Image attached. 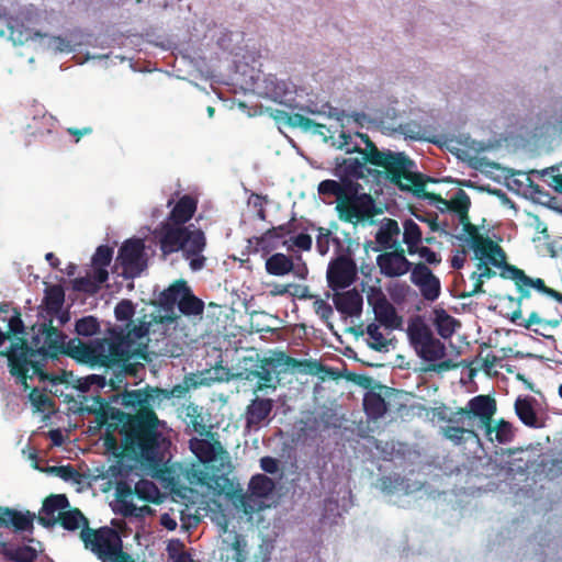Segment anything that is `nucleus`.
<instances>
[{
  "instance_id": "nucleus-51",
  "label": "nucleus",
  "mask_w": 562,
  "mask_h": 562,
  "mask_svg": "<svg viewBox=\"0 0 562 562\" xmlns=\"http://www.w3.org/2000/svg\"><path fill=\"white\" fill-rule=\"evenodd\" d=\"M411 271V281L416 286L425 282L426 280L430 279L431 276H435L432 271L424 263L418 262L413 265Z\"/></svg>"
},
{
  "instance_id": "nucleus-55",
  "label": "nucleus",
  "mask_w": 562,
  "mask_h": 562,
  "mask_svg": "<svg viewBox=\"0 0 562 562\" xmlns=\"http://www.w3.org/2000/svg\"><path fill=\"white\" fill-rule=\"evenodd\" d=\"M188 389L183 385H175L171 390H165L155 387L154 393L156 394V398L158 401V406L160 403L165 400H168L172 396L175 397H182L187 393Z\"/></svg>"
},
{
  "instance_id": "nucleus-41",
  "label": "nucleus",
  "mask_w": 562,
  "mask_h": 562,
  "mask_svg": "<svg viewBox=\"0 0 562 562\" xmlns=\"http://www.w3.org/2000/svg\"><path fill=\"white\" fill-rule=\"evenodd\" d=\"M442 435L454 445H461L469 438L479 439L477 434L473 429L451 425L442 427Z\"/></svg>"
},
{
  "instance_id": "nucleus-61",
  "label": "nucleus",
  "mask_w": 562,
  "mask_h": 562,
  "mask_svg": "<svg viewBox=\"0 0 562 562\" xmlns=\"http://www.w3.org/2000/svg\"><path fill=\"white\" fill-rule=\"evenodd\" d=\"M315 313L324 321H328L333 316V307L324 300L318 299L314 302Z\"/></svg>"
},
{
  "instance_id": "nucleus-32",
  "label": "nucleus",
  "mask_w": 562,
  "mask_h": 562,
  "mask_svg": "<svg viewBox=\"0 0 562 562\" xmlns=\"http://www.w3.org/2000/svg\"><path fill=\"white\" fill-rule=\"evenodd\" d=\"M204 302L195 296L190 289L184 293V296L181 297L179 302L178 310L184 316H202L204 313Z\"/></svg>"
},
{
  "instance_id": "nucleus-29",
  "label": "nucleus",
  "mask_w": 562,
  "mask_h": 562,
  "mask_svg": "<svg viewBox=\"0 0 562 562\" xmlns=\"http://www.w3.org/2000/svg\"><path fill=\"white\" fill-rule=\"evenodd\" d=\"M0 524L13 526L18 531H29L33 528V516L22 514L14 509L5 508L0 516Z\"/></svg>"
},
{
  "instance_id": "nucleus-60",
  "label": "nucleus",
  "mask_w": 562,
  "mask_h": 562,
  "mask_svg": "<svg viewBox=\"0 0 562 562\" xmlns=\"http://www.w3.org/2000/svg\"><path fill=\"white\" fill-rule=\"evenodd\" d=\"M416 255H419V257L429 265H437L441 261L440 256L427 246L419 245Z\"/></svg>"
},
{
  "instance_id": "nucleus-58",
  "label": "nucleus",
  "mask_w": 562,
  "mask_h": 562,
  "mask_svg": "<svg viewBox=\"0 0 562 562\" xmlns=\"http://www.w3.org/2000/svg\"><path fill=\"white\" fill-rule=\"evenodd\" d=\"M74 290L78 292L94 294L98 292L99 286L95 281H92L90 277H80L74 280Z\"/></svg>"
},
{
  "instance_id": "nucleus-14",
  "label": "nucleus",
  "mask_w": 562,
  "mask_h": 562,
  "mask_svg": "<svg viewBox=\"0 0 562 562\" xmlns=\"http://www.w3.org/2000/svg\"><path fill=\"white\" fill-rule=\"evenodd\" d=\"M116 261L123 269L125 278H136L147 267L145 244L143 239L126 240L119 249Z\"/></svg>"
},
{
  "instance_id": "nucleus-31",
  "label": "nucleus",
  "mask_w": 562,
  "mask_h": 562,
  "mask_svg": "<svg viewBox=\"0 0 562 562\" xmlns=\"http://www.w3.org/2000/svg\"><path fill=\"white\" fill-rule=\"evenodd\" d=\"M273 117L292 128L300 127L303 131H310L313 125H316V122L310 117L300 113L291 114L284 110H276Z\"/></svg>"
},
{
  "instance_id": "nucleus-47",
  "label": "nucleus",
  "mask_w": 562,
  "mask_h": 562,
  "mask_svg": "<svg viewBox=\"0 0 562 562\" xmlns=\"http://www.w3.org/2000/svg\"><path fill=\"white\" fill-rule=\"evenodd\" d=\"M541 175L547 178L544 181L549 187L562 194V165L547 168L542 170Z\"/></svg>"
},
{
  "instance_id": "nucleus-59",
  "label": "nucleus",
  "mask_w": 562,
  "mask_h": 562,
  "mask_svg": "<svg viewBox=\"0 0 562 562\" xmlns=\"http://www.w3.org/2000/svg\"><path fill=\"white\" fill-rule=\"evenodd\" d=\"M316 238V248L321 255H326L329 250L330 232L327 228L318 227Z\"/></svg>"
},
{
  "instance_id": "nucleus-25",
  "label": "nucleus",
  "mask_w": 562,
  "mask_h": 562,
  "mask_svg": "<svg viewBox=\"0 0 562 562\" xmlns=\"http://www.w3.org/2000/svg\"><path fill=\"white\" fill-rule=\"evenodd\" d=\"M549 306L547 304H542V299H539L538 310H535L530 313L528 318H522L520 304H518V308L513 312L510 321L513 323L522 326L526 329H531L532 325H541L549 326L551 328H555L559 326V319H543L540 314H544Z\"/></svg>"
},
{
  "instance_id": "nucleus-38",
  "label": "nucleus",
  "mask_w": 562,
  "mask_h": 562,
  "mask_svg": "<svg viewBox=\"0 0 562 562\" xmlns=\"http://www.w3.org/2000/svg\"><path fill=\"white\" fill-rule=\"evenodd\" d=\"M282 363L291 369H297L303 373L317 374L322 371L323 366L316 360H300L286 355H282Z\"/></svg>"
},
{
  "instance_id": "nucleus-45",
  "label": "nucleus",
  "mask_w": 562,
  "mask_h": 562,
  "mask_svg": "<svg viewBox=\"0 0 562 562\" xmlns=\"http://www.w3.org/2000/svg\"><path fill=\"white\" fill-rule=\"evenodd\" d=\"M246 492H276V482L266 474H256L251 477Z\"/></svg>"
},
{
  "instance_id": "nucleus-20",
  "label": "nucleus",
  "mask_w": 562,
  "mask_h": 562,
  "mask_svg": "<svg viewBox=\"0 0 562 562\" xmlns=\"http://www.w3.org/2000/svg\"><path fill=\"white\" fill-rule=\"evenodd\" d=\"M134 314H135V306L132 301L126 300V299L120 301L114 308L115 318L117 321H121V322L126 321L128 323L126 325V328H123L121 326H115V328H121L126 334L137 326H140V325L146 326L147 333L142 338L135 339V341H136V344L144 345V347H145L144 350H146V355H147V358L145 361L148 362V361H150V357L148 353L147 336L149 334V327H150L151 322H146L145 319H139L138 324L136 325L132 322ZM112 329H114V327H112ZM109 330H111V328ZM108 333L110 334V331H108Z\"/></svg>"
},
{
  "instance_id": "nucleus-37",
  "label": "nucleus",
  "mask_w": 562,
  "mask_h": 562,
  "mask_svg": "<svg viewBox=\"0 0 562 562\" xmlns=\"http://www.w3.org/2000/svg\"><path fill=\"white\" fill-rule=\"evenodd\" d=\"M272 361L270 359H263L258 370L251 371V374L259 379L256 384L255 392L263 391L265 389L276 390L273 381V371L271 369Z\"/></svg>"
},
{
  "instance_id": "nucleus-30",
  "label": "nucleus",
  "mask_w": 562,
  "mask_h": 562,
  "mask_svg": "<svg viewBox=\"0 0 562 562\" xmlns=\"http://www.w3.org/2000/svg\"><path fill=\"white\" fill-rule=\"evenodd\" d=\"M294 268V263L291 257L277 252L270 256L266 260V271L271 276H285L290 273Z\"/></svg>"
},
{
  "instance_id": "nucleus-7",
  "label": "nucleus",
  "mask_w": 562,
  "mask_h": 562,
  "mask_svg": "<svg viewBox=\"0 0 562 562\" xmlns=\"http://www.w3.org/2000/svg\"><path fill=\"white\" fill-rule=\"evenodd\" d=\"M155 238L164 258L182 251L192 271H200L205 267L206 257L203 251L206 247V238L200 228L164 221L155 229Z\"/></svg>"
},
{
  "instance_id": "nucleus-11",
  "label": "nucleus",
  "mask_w": 562,
  "mask_h": 562,
  "mask_svg": "<svg viewBox=\"0 0 562 562\" xmlns=\"http://www.w3.org/2000/svg\"><path fill=\"white\" fill-rule=\"evenodd\" d=\"M501 268L502 271L499 276L503 279L514 281L519 292L518 304H521L524 300L531 299V290H535L538 294L551 297L562 304V293L547 286L543 279L531 278L527 276L522 269L514 265H509L506 261Z\"/></svg>"
},
{
  "instance_id": "nucleus-63",
  "label": "nucleus",
  "mask_w": 562,
  "mask_h": 562,
  "mask_svg": "<svg viewBox=\"0 0 562 562\" xmlns=\"http://www.w3.org/2000/svg\"><path fill=\"white\" fill-rule=\"evenodd\" d=\"M56 476L63 479L64 481H77L79 473L72 465L68 464L61 465V469L58 470Z\"/></svg>"
},
{
  "instance_id": "nucleus-56",
  "label": "nucleus",
  "mask_w": 562,
  "mask_h": 562,
  "mask_svg": "<svg viewBox=\"0 0 562 562\" xmlns=\"http://www.w3.org/2000/svg\"><path fill=\"white\" fill-rule=\"evenodd\" d=\"M493 432H495V439L499 443L508 442L513 438L512 425L505 420H499L493 426Z\"/></svg>"
},
{
  "instance_id": "nucleus-50",
  "label": "nucleus",
  "mask_w": 562,
  "mask_h": 562,
  "mask_svg": "<svg viewBox=\"0 0 562 562\" xmlns=\"http://www.w3.org/2000/svg\"><path fill=\"white\" fill-rule=\"evenodd\" d=\"M65 301V292L60 285H53L47 289L45 302L49 310L58 311Z\"/></svg>"
},
{
  "instance_id": "nucleus-16",
  "label": "nucleus",
  "mask_w": 562,
  "mask_h": 562,
  "mask_svg": "<svg viewBox=\"0 0 562 562\" xmlns=\"http://www.w3.org/2000/svg\"><path fill=\"white\" fill-rule=\"evenodd\" d=\"M407 251L403 247L383 251L376 257L380 273L386 278L405 276L412 269V262L406 258Z\"/></svg>"
},
{
  "instance_id": "nucleus-43",
  "label": "nucleus",
  "mask_w": 562,
  "mask_h": 562,
  "mask_svg": "<svg viewBox=\"0 0 562 562\" xmlns=\"http://www.w3.org/2000/svg\"><path fill=\"white\" fill-rule=\"evenodd\" d=\"M367 334L370 338L368 346L375 351H386L389 340L380 331L379 325L371 323L367 326Z\"/></svg>"
},
{
  "instance_id": "nucleus-9",
  "label": "nucleus",
  "mask_w": 562,
  "mask_h": 562,
  "mask_svg": "<svg viewBox=\"0 0 562 562\" xmlns=\"http://www.w3.org/2000/svg\"><path fill=\"white\" fill-rule=\"evenodd\" d=\"M407 335L412 347L423 360L436 362L445 357V345L422 319L417 318L408 324Z\"/></svg>"
},
{
  "instance_id": "nucleus-26",
  "label": "nucleus",
  "mask_w": 562,
  "mask_h": 562,
  "mask_svg": "<svg viewBox=\"0 0 562 562\" xmlns=\"http://www.w3.org/2000/svg\"><path fill=\"white\" fill-rule=\"evenodd\" d=\"M334 304L338 312L349 316L359 315L362 311L363 300L357 290H349L342 293H336Z\"/></svg>"
},
{
  "instance_id": "nucleus-18",
  "label": "nucleus",
  "mask_w": 562,
  "mask_h": 562,
  "mask_svg": "<svg viewBox=\"0 0 562 562\" xmlns=\"http://www.w3.org/2000/svg\"><path fill=\"white\" fill-rule=\"evenodd\" d=\"M356 277L357 266L350 257L340 256L329 263L327 281L333 290L348 288L353 283Z\"/></svg>"
},
{
  "instance_id": "nucleus-13",
  "label": "nucleus",
  "mask_w": 562,
  "mask_h": 562,
  "mask_svg": "<svg viewBox=\"0 0 562 562\" xmlns=\"http://www.w3.org/2000/svg\"><path fill=\"white\" fill-rule=\"evenodd\" d=\"M496 412V402L490 395H477L471 398L468 402L465 407L459 408L453 415V417L449 418L450 423H459L461 420L458 416H468L477 417L480 419V427L484 429L487 436H491L493 432V415Z\"/></svg>"
},
{
  "instance_id": "nucleus-40",
  "label": "nucleus",
  "mask_w": 562,
  "mask_h": 562,
  "mask_svg": "<svg viewBox=\"0 0 562 562\" xmlns=\"http://www.w3.org/2000/svg\"><path fill=\"white\" fill-rule=\"evenodd\" d=\"M7 559L15 562H35L37 552L30 546L9 547L3 550Z\"/></svg>"
},
{
  "instance_id": "nucleus-36",
  "label": "nucleus",
  "mask_w": 562,
  "mask_h": 562,
  "mask_svg": "<svg viewBox=\"0 0 562 562\" xmlns=\"http://www.w3.org/2000/svg\"><path fill=\"white\" fill-rule=\"evenodd\" d=\"M533 398L531 397H518L515 402V412L518 418L530 427L537 426V414L532 406Z\"/></svg>"
},
{
  "instance_id": "nucleus-42",
  "label": "nucleus",
  "mask_w": 562,
  "mask_h": 562,
  "mask_svg": "<svg viewBox=\"0 0 562 562\" xmlns=\"http://www.w3.org/2000/svg\"><path fill=\"white\" fill-rule=\"evenodd\" d=\"M100 330V323L94 316H85L79 318L75 325V331L79 336L91 337Z\"/></svg>"
},
{
  "instance_id": "nucleus-21",
  "label": "nucleus",
  "mask_w": 562,
  "mask_h": 562,
  "mask_svg": "<svg viewBox=\"0 0 562 562\" xmlns=\"http://www.w3.org/2000/svg\"><path fill=\"white\" fill-rule=\"evenodd\" d=\"M401 234V228L396 220L384 218L375 233V243L378 247L373 248L374 251H387L394 248L402 247L397 240Z\"/></svg>"
},
{
  "instance_id": "nucleus-64",
  "label": "nucleus",
  "mask_w": 562,
  "mask_h": 562,
  "mask_svg": "<svg viewBox=\"0 0 562 562\" xmlns=\"http://www.w3.org/2000/svg\"><path fill=\"white\" fill-rule=\"evenodd\" d=\"M490 265L492 263L490 262ZM477 270L480 271L477 276L481 279H491L496 274V272L488 267L487 259L480 260V262L477 263Z\"/></svg>"
},
{
  "instance_id": "nucleus-33",
  "label": "nucleus",
  "mask_w": 562,
  "mask_h": 562,
  "mask_svg": "<svg viewBox=\"0 0 562 562\" xmlns=\"http://www.w3.org/2000/svg\"><path fill=\"white\" fill-rule=\"evenodd\" d=\"M57 522L69 531H75L80 527L89 526V520L78 508L60 512L57 515Z\"/></svg>"
},
{
  "instance_id": "nucleus-46",
  "label": "nucleus",
  "mask_w": 562,
  "mask_h": 562,
  "mask_svg": "<svg viewBox=\"0 0 562 562\" xmlns=\"http://www.w3.org/2000/svg\"><path fill=\"white\" fill-rule=\"evenodd\" d=\"M8 330L7 333L11 338H15V341H19V338H24L25 326L21 317L20 310H14L13 314L9 316L7 319Z\"/></svg>"
},
{
  "instance_id": "nucleus-19",
  "label": "nucleus",
  "mask_w": 562,
  "mask_h": 562,
  "mask_svg": "<svg viewBox=\"0 0 562 562\" xmlns=\"http://www.w3.org/2000/svg\"><path fill=\"white\" fill-rule=\"evenodd\" d=\"M191 288L188 285V282L183 279L176 280L172 282L167 289H165L159 297L161 306L166 311H170V315L159 316L157 319L156 316H153V319L158 323H168L171 324L177 319V316L173 314L175 305H179L181 297L184 296V293L188 292Z\"/></svg>"
},
{
  "instance_id": "nucleus-39",
  "label": "nucleus",
  "mask_w": 562,
  "mask_h": 562,
  "mask_svg": "<svg viewBox=\"0 0 562 562\" xmlns=\"http://www.w3.org/2000/svg\"><path fill=\"white\" fill-rule=\"evenodd\" d=\"M449 211L456 213L459 216V220H467L471 206V200L464 190L459 189L449 200Z\"/></svg>"
},
{
  "instance_id": "nucleus-6",
  "label": "nucleus",
  "mask_w": 562,
  "mask_h": 562,
  "mask_svg": "<svg viewBox=\"0 0 562 562\" xmlns=\"http://www.w3.org/2000/svg\"><path fill=\"white\" fill-rule=\"evenodd\" d=\"M362 189L359 182H337L331 179L321 181L317 187L319 195L336 198L338 218L352 225L372 221L379 212L372 195L362 192Z\"/></svg>"
},
{
  "instance_id": "nucleus-54",
  "label": "nucleus",
  "mask_w": 562,
  "mask_h": 562,
  "mask_svg": "<svg viewBox=\"0 0 562 562\" xmlns=\"http://www.w3.org/2000/svg\"><path fill=\"white\" fill-rule=\"evenodd\" d=\"M113 257V249L106 245H101L97 248L92 256V266L108 267Z\"/></svg>"
},
{
  "instance_id": "nucleus-23",
  "label": "nucleus",
  "mask_w": 562,
  "mask_h": 562,
  "mask_svg": "<svg viewBox=\"0 0 562 562\" xmlns=\"http://www.w3.org/2000/svg\"><path fill=\"white\" fill-rule=\"evenodd\" d=\"M273 409L271 398L255 397L246 407L245 422L248 429L258 428Z\"/></svg>"
},
{
  "instance_id": "nucleus-22",
  "label": "nucleus",
  "mask_w": 562,
  "mask_h": 562,
  "mask_svg": "<svg viewBox=\"0 0 562 562\" xmlns=\"http://www.w3.org/2000/svg\"><path fill=\"white\" fill-rule=\"evenodd\" d=\"M68 507L69 502L66 494H49L43 503L42 512L37 518L38 522L46 528L53 527L57 522L55 514H59Z\"/></svg>"
},
{
  "instance_id": "nucleus-57",
  "label": "nucleus",
  "mask_w": 562,
  "mask_h": 562,
  "mask_svg": "<svg viewBox=\"0 0 562 562\" xmlns=\"http://www.w3.org/2000/svg\"><path fill=\"white\" fill-rule=\"evenodd\" d=\"M334 145L338 149H345L347 154L362 153L358 144H352V136L344 131L340 132L338 140Z\"/></svg>"
},
{
  "instance_id": "nucleus-49",
  "label": "nucleus",
  "mask_w": 562,
  "mask_h": 562,
  "mask_svg": "<svg viewBox=\"0 0 562 562\" xmlns=\"http://www.w3.org/2000/svg\"><path fill=\"white\" fill-rule=\"evenodd\" d=\"M427 301H435L440 295V281L436 276H431L430 279L426 280L417 286Z\"/></svg>"
},
{
  "instance_id": "nucleus-35",
  "label": "nucleus",
  "mask_w": 562,
  "mask_h": 562,
  "mask_svg": "<svg viewBox=\"0 0 562 562\" xmlns=\"http://www.w3.org/2000/svg\"><path fill=\"white\" fill-rule=\"evenodd\" d=\"M435 325L439 336L448 339L454 334L456 328L460 326V322L445 310H440L436 311Z\"/></svg>"
},
{
  "instance_id": "nucleus-17",
  "label": "nucleus",
  "mask_w": 562,
  "mask_h": 562,
  "mask_svg": "<svg viewBox=\"0 0 562 562\" xmlns=\"http://www.w3.org/2000/svg\"><path fill=\"white\" fill-rule=\"evenodd\" d=\"M368 302L373 307L375 319L387 329H397L402 326V317L395 307L387 301L381 289H372Z\"/></svg>"
},
{
  "instance_id": "nucleus-53",
  "label": "nucleus",
  "mask_w": 562,
  "mask_h": 562,
  "mask_svg": "<svg viewBox=\"0 0 562 562\" xmlns=\"http://www.w3.org/2000/svg\"><path fill=\"white\" fill-rule=\"evenodd\" d=\"M297 231L296 220L292 217L288 223L272 227L265 234L269 238H282Z\"/></svg>"
},
{
  "instance_id": "nucleus-44",
  "label": "nucleus",
  "mask_w": 562,
  "mask_h": 562,
  "mask_svg": "<svg viewBox=\"0 0 562 562\" xmlns=\"http://www.w3.org/2000/svg\"><path fill=\"white\" fill-rule=\"evenodd\" d=\"M29 400L35 412H45L54 406V401L37 387H29Z\"/></svg>"
},
{
  "instance_id": "nucleus-2",
  "label": "nucleus",
  "mask_w": 562,
  "mask_h": 562,
  "mask_svg": "<svg viewBox=\"0 0 562 562\" xmlns=\"http://www.w3.org/2000/svg\"><path fill=\"white\" fill-rule=\"evenodd\" d=\"M154 389L147 385L121 394V404L135 411L134 414L109 406L100 396L95 397L99 408L89 409L100 424H105L109 418L115 422L108 425L103 437V447L115 458V463L101 475L104 481L102 492H160L153 482L142 480L133 464L124 462L153 465L160 460L164 443H168L159 431L160 420L154 411V406H158Z\"/></svg>"
},
{
  "instance_id": "nucleus-3",
  "label": "nucleus",
  "mask_w": 562,
  "mask_h": 562,
  "mask_svg": "<svg viewBox=\"0 0 562 562\" xmlns=\"http://www.w3.org/2000/svg\"><path fill=\"white\" fill-rule=\"evenodd\" d=\"M169 446V440L164 443L157 463L144 465L167 492H198L195 486L205 487L207 492H245L231 463L222 458L217 459V454L223 452L220 442L191 439L190 449L199 463L165 461Z\"/></svg>"
},
{
  "instance_id": "nucleus-52",
  "label": "nucleus",
  "mask_w": 562,
  "mask_h": 562,
  "mask_svg": "<svg viewBox=\"0 0 562 562\" xmlns=\"http://www.w3.org/2000/svg\"><path fill=\"white\" fill-rule=\"evenodd\" d=\"M187 416L190 418V425L193 430L200 435H203L205 431V425L199 406L194 404L188 405Z\"/></svg>"
},
{
  "instance_id": "nucleus-48",
  "label": "nucleus",
  "mask_w": 562,
  "mask_h": 562,
  "mask_svg": "<svg viewBox=\"0 0 562 562\" xmlns=\"http://www.w3.org/2000/svg\"><path fill=\"white\" fill-rule=\"evenodd\" d=\"M231 549L234 551L233 561L234 562H246L248 559L247 551V541L245 537L240 533L235 532L233 537V541L231 543Z\"/></svg>"
},
{
  "instance_id": "nucleus-34",
  "label": "nucleus",
  "mask_w": 562,
  "mask_h": 562,
  "mask_svg": "<svg viewBox=\"0 0 562 562\" xmlns=\"http://www.w3.org/2000/svg\"><path fill=\"white\" fill-rule=\"evenodd\" d=\"M344 512H346V509L344 507H340L337 499H335L331 496L327 497L324 501L323 514L319 519L321 525L324 527H331L334 525H337L338 519L342 517Z\"/></svg>"
},
{
  "instance_id": "nucleus-62",
  "label": "nucleus",
  "mask_w": 562,
  "mask_h": 562,
  "mask_svg": "<svg viewBox=\"0 0 562 562\" xmlns=\"http://www.w3.org/2000/svg\"><path fill=\"white\" fill-rule=\"evenodd\" d=\"M291 241L294 246L304 251H308L312 248V237L305 233L294 236L291 238Z\"/></svg>"
},
{
  "instance_id": "nucleus-4",
  "label": "nucleus",
  "mask_w": 562,
  "mask_h": 562,
  "mask_svg": "<svg viewBox=\"0 0 562 562\" xmlns=\"http://www.w3.org/2000/svg\"><path fill=\"white\" fill-rule=\"evenodd\" d=\"M283 494H187L184 498L168 496L173 502L188 501L195 503L194 498L201 496L193 515L180 517L182 527L186 529L195 528L203 517L210 519L218 527L221 533L228 531V525L234 515L235 507H241L245 515L259 514L267 508L276 506Z\"/></svg>"
},
{
  "instance_id": "nucleus-12",
  "label": "nucleus",
  "mask_w": 562,
  "mask_h": 562,
  "mask_svg": "<svg viewBox=\"0 0 562 562\" xmlns=\"http://www.w3.org/2000/svg\"><path fill=\"white\" fill-rule=\"evenodd\" d=\"M115 498L111 502L112 509L115 514L124 517L140 518L151 512L148 505L137 506L134 504V497L156 505L162 504L168 496H178L184 498L187 494H114Z\"/></svg>"
},
{
  "instance_id": "nucleus-28",
  "label": "nucleus",
  "mask_w": 562,
  "mask_h": 562,
  "mask_svg": "<svg viewBox=\"0 0 562 562\" xmlns=\"http://www.w3.org/2000/svg\"><path fill=\"white\" fill-rule=\"evenodd\" d=\"M363 408L369 418L376 420L387 412V403L380 393L371 391L363 397Z\"/></svg>"
},
{
  "instance_id": "nucleus-24",
  "label": "nucleus",
  "mask_w": 562,
  "mask_h": 562,
  "mask_svg": "<svg viewBox=\"0 0 562 562\" xmlns=\"http://www.w3.org/2000/svg\"><path fill=\"white\" fill-rule=\"evenodd\" d=\"M196 209L198 200L190 194H184L176 202L166 218V222L186 226V224L193 217Z\"/></svg>"
},
{
  "instance_id": "nucleus-15",
  "label": "nucleus",
  "mask_w": 562,
  "mask_h": 562,
  "mask_svg": "<svg viewBox=\"0 0 562 562\" xmlns=\"http://www.w3.org/2000/svg\"><path fill=\"white\" fill-rule=\"evenodd\" d=\"M414 167H406L401 186H397L401 190L413 191L415 195L425 198L435 203L436 207L441 211H449V200L443 199L440 194L434 192H427L425 186L427 181L435 182L434 179H425L422 173L414 172Z\"/></svg>"
},
{
  "instance_id": "nucleus-10",
  "label": "nucleus",
  "mask_w": 562,
  "mask_h": 562,
  "mask_svg": "<svg viewBox=\"0 0 562 562\" xmlns=\"http://www.w3.org/2000/svg\"><path fill=\"white\" fill-rule=\"evenodd\" d=\"M463 226L464 236L460 239L468 244L474 251L479 260L487 259L494 267H502L505 263L506 254L503 248L490 237H484L476 225L467 220H459Z\"/></svg>"
},
{
  "instance_id": "nucleus-27",
  "label": "nucleus",
  "mask_w": 562,
  "mask_h": 562,
  "mask_svg": "<svg viewBox=\"0 0 562 562\" xmlns=\"http://www.w3.org/2000/svg\"><path fill=\"white\" fill-rule=\"evenodd\" d=\"M423 243V232L413 220L407 218L403 222V244L406 245V251L409 256L416 255L417 247Z\"/></svg>"
},
{
  "instance_id": "nucleus-8",
  "label": "nucleus",
  "mask_w": 562,
  "mask_h": 562,
  "mask_svg": "<svg viewBox=\"0 0 562 562\" xmlns=\"http://www.w3.org/2000/svg\"><path fill=\"white\" fill-rule=\"evenodd\" d=\"M79 538L85 549L91 551L101 562H124L131 555L123 550L121 535L112 527L93 529L85 526Z\"/></svg>"
},
{
  "instance_id": "nucleus-1",
  "label": "nucleus",
  "mask_w": 562,
  "mask_h": 562,
  "mask_svg": "<svg viewBox=\"0 0 562 562\" xmlns=\"http://www.w3.org/2000/svg\"><path fill=\"white\" fill-rule=\"evenodd\" d=\"M36 334L32 337L33 347H30L25 338L12 341L10 347L0 352L8 359L9 372L16 379L23 389H29V380L37 376L41 382H63V379L44 371L48 359H56L59 355H66L80 363L90 367L104 368L105 371L124 373L137 376L144 369L140 360H146L147 355L144 345L136 344L135 339L142 338L146 333V326L140 325L128 333L121 328L110 330V337L95 338L90 342H82L79 338L66 341L67 336L53 326V322H43L33 327Z\"/></svg>"
},
{
  "instance_id": "nucleus-5",
  "label": "nucleus",
  "mask_w": 562,
  "mask_h": 562,
  "mask_svg": "<svg viewBox=\"0 0 562 562\" xmlns=\"http://www.w3.org/2000/svg\"><path fill=\"white\" fill-rule=\"evenodd\" d=\"M366 148L360 153L359 158H336L335 176L339 178L338 182L349 181L358 182L364 177L366 164L384 169L386 178L395 186H401L406 167H415V162L404 153H393L391 150H379L371 138L363 133L356 134Z\"/></svg>"
}]
</instances>
